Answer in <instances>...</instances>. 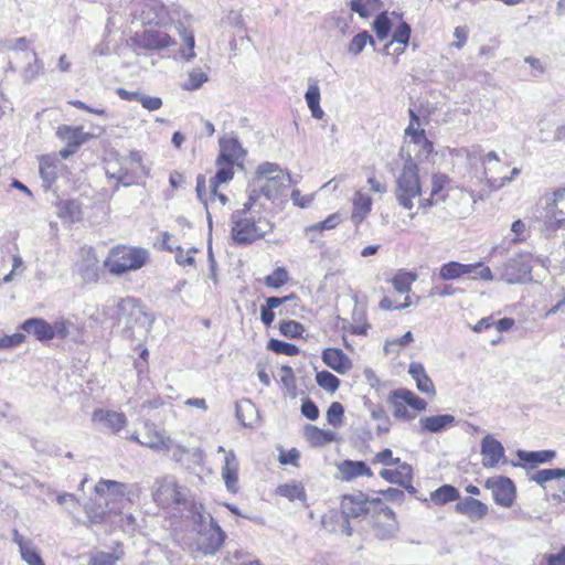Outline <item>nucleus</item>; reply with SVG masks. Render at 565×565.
<instances>
[{"instance_id": "e433bc0d", "label": "nucleus", "mask_w": 565, "mask_h": 565, "mask_svg": "<svg viewBox=\"0 0 565 565\" xmlns=\"http://www.w3.org/2000/svg\"><path fill=\"white\" fill-rule=\"evenodd\" d=\"M476 266L469 264H461L458 262H448L439 269V277L443 280H454L466 275L472 274Z\"/></svg>"}, {"instance_id": "2f4dec72", "label": "nucleus", "mask_w": 565, "mask_h": 565, "mask_svg": "<svg viewBox=\"0 0 565 565\" xmlns=\"http://www.w3.org/2000/svg\"><path fill=\"white\" fill-rule=\"evenodd\" d=\"M353 210L351 214V220L354 224H360L366 217V215L371 212L372 209V199L369 194L362 192L361 190L356 191L353 200Z\"/></svg>"}, {"instance_id": "58836bf2", "label": "nucleus", "mask_w": 565, "mask_h": 565, "mask_svg": "<svg viewBox=\"0 0 565 565\" xmlns=\"http://www.w3.org/2000/svg\"><path fill=\"white\" fill-rule=\"evenodd\" d=\"M307 439L315 446H324L337 439L338 434L330 429H321L317 426L308 425L305 429Z\"/></svg>"}, {"instance_id": "f8f14e48", "label": "nucleus", "mask_w": 565, "mask_h": 565, "mask_svg": "<svg viewBox=\"0 0 565 565\" xmlns=\"http://www.w3.org/2000/svg\"><path fill=\"white\" fill-rule=\"evenodd\" d=\"M122 164H137L140 166V151H130L128 156H120L118 152H110L105 160V172L110 179H115L124 186H129L131 179L129 174H121Z\"/></svg>"}, {"instance_id": "423d86ee", "label": "nucleus", "mask_w": 565, "mask_h": 565, "mask_svg": "<svg viewBox=\"0 0 565 565\" xmlns=\"http://www.w3.org/2000/svg\"><path fill=\"white\" fill-rule=\"evenodd\" d=\"M422 194L423 189L418 174V166L412 157H408L396 177L394 190L395 200L403 209L412 210L415 206L416 199H419Z\"/></svg>"}, {"instance_id": "f03ea898", "label": "nucleus", "mask_w": 565, "mask_h": 565, "mask_svg": "<svg viewBox=\"0 0 565 565\" xmlns=\"http://www.w3.org/2000/svg\"><path fill=\"white\" fill-rule=\"evenodd\" d=\"M119 320L125 324L122 334L126 339L141 342L147 338L154 322V316L147 311L139 299L126 297L118 301Z\"/></svg>"}, {"instance_id": "8fccbe9b", "label": "nucleus", "mask_w": 565, "mask_h": 565, "mask_svg": "<svg viewBox=\"0 0 565 565\" xmlns=\"http://www.w3.org/2000/svg\"><path fill=\"white\" fill-rule=\"evenodd\" d=\"M177 30L178 32L180 33L184 44H185V49H182L180 51L181 53V56L185 60V61H191L192 58L195 57V53H194V44H195V41H194V35H193V32L191 31H188L183 24H179L177 26Z\"/></svg>"}, {"instance_id": "c85d7f7f", "label": "nucleus", "mask_w": 565, "mask_h": 565, "mask_svg": "<svg viewBox=\"0 0 565 565\" xmlns=\"http://www.w3.org/2000/svg\"><path fill=\"white\" fill-rule=\"evenodd\" d=\"M395 466V469H383L380 476L384 480L398 486H407V483L412 482L413 469L411 465L399 462Z\"/></svg>"}, {"instance_id": "c03bdc74", "label": "nucleus", "mask_w": 565, "mask_h": 565, "mask_svg": "<svg viewBox=\"0 0 565 565\" xmlns=\"http://www.w3.org/2000/svg\"><path fill=\"white\" fill-rule=\"evenodd\" d=\"M516 456L520 460L529 463H546L550 462L554 457L555 452L553 450H539V451H527V450H518Z\"/></svg>"}, {"instance_id": "338daca9", "label": "nucleus", "mask_w": 565, "mask_h": 565, "mask_svg": "<svg viewBox=\"0 0 565 565\" xmlns=\"http://www.w3.org/2000/svg\"><path fill=\"white\" fill-rule=\"evenodd\" d=\"M388 399L393 405V415L395 418L402 420H412L415 418V414L411 413L405 404H403L398 398H392V392L390 393Z\"/></svg>"}, {"instance_id": "0eeeda50", "label": "nucleus", "mask_w": 565, "mask_h": 565, "mask_svg": "<svg viewBox=\"0 0 565 565\" xmlns=\"http://www.w3.org/2000/svg\"><path fill=\"white\" fill-rule=\"evenodd\" d=\"M186 492L173 476H166L157 480L153 499L163 509H174L186 516L190 515L191 504L195 503L186 499Z\"/></svg>"}, {"instance_id": "2eb2a0df", "label": "nucleus", "mask_w": 565, "mask_h": 565, "mask_svg": "<svg viewBox=\"0 0 565 565\" xmlns=\"http://www.w3.org/2000/svg\"><path fill=\"white\" fill-rule=\"evenodd\" d=\"M135 42L141 49L158 51L175 44L167 32L160 30H146L142 33H137Z\"/></svg>"}, {"instance_id": "f3484780", "label": "nucleus", "mask_w": 565, "mask_h": 565, "mask_svg": "<svg viewBox=\"0 0 565 565\" xmlns=\"http://www.w3.org/2000/svg\"><path fill=\"white\" fill-rule=\"evenodd\" d=\"M140 20L145 24L167 25L172 22L169 10L160 0H147L141 10Z\"/></svg>"}, {"instance_id": "f257e3e1", "label": "nucleus", "mask_w": 565, "mask_h": 565, "mask_svg": "<svg viewBox=\"0 0 565 565\" xmlns=\"http://www.w3.org/2000/svg\"><path fill=\"white\" fill-rule=\"evenodd\" d=\"M256 201V192L248 194L243 209L234 211L231 215V234L237 245H249L273 231L274 225L269 220L264 216L255 218L250 215V209Z\"/></svg>"}, {"instance_id": "79ce46f5", "label": "nucleus", "mask_w": 565, "mask_h": 565, "mask_svg": "<svg viewBox=\"0 0 565 565\" xmlns=\"http://www.w3.org/2000/svg\"><path fill=\"white\" fill-rule=\"evenodd\" d=\"M276 492L277 494L287 498L289 501L298 500L302 504H306L307 494L300 482L292 481L290 483L280 484Z\"/></svg>"}, {"instance_id": "ea45409f", "label": "nucleus", "mask_w": 565, "mask_h": 565, "mask_svg": "<svg viewBox=\"0 0 565 565\" xmlns=\"http://www.w3.org/2000/svg\"><path fill=\"white\" fill-rule=\"evenodd\" d=\"M305 99L311 116L316 119H321L324 116V111L320 107V88L316 81L309 82Z\"/></svg>"}, {"instance_id": "603ef678", "label": "nucleus", "mask_w": 565, "mask_h": 565, "mask_svg": "<svg viewBox=\"0 0 565 565\" xmlns=\"http://www.w3.org/2000/svg\"><path fill=\"white\" fill-rule=\"evenodd\" d=\"M317 384L329 393H334L340 386V380L329 371H320L316 374Z\"/></svg>"}, {"instance_id": "a211bd4d", "label": "nucleus", "mask_w": 565, "mask_h": 565, "mask_svg": "<svg viewBox=\"0 0 565 565\" xmlns=\"http://www.w3.org/2000/svg\"><path fill=\"white\" fill-rule=\"evenodd\" d=\"M92 420L109 429L111 433L120 431L128 423L124 413L104 408L95 409L92 415Z\"/></svg>"}, {"instance_id": "20e7f679", "label": "nucleus", "mask_w": 565, "mask_h": 565, "mask_svg": "<svg viewBox=\"0 0 565 565\" xmlns=\"http://www.w3.org/2000/svg\"><path fill=\"white\" fill-rule=\"evenodd\" d=\"M96 501L92 507H86V513L92 523H100L106 515L115 512V505L122 500H130L128 484L100 479L95 486Z\"/></svg>"}, {"instance_id": "dca6fc26", "label": "nucleus", "mask_w": 565, "mask_h": 565, "mask_svg": "<svg viewBox=\"0 0 565 565\" xmlns=\"http://www.w3.org/2000/svg\"><path fill=\"white\" fill-rule=\"evenodd\" d=\"M195 192L198 199L205 206L209 223H211L210 209H214L216 203H218L220 206H224L228 202V198L224 193L218 192V189L216 190V194L211 193L210 188L206 184L205 175L203 174H199L196 178Z\"/></svg>"}, {"instance_id": "e2e57ef3", "label": "nucleus", "mask_w": 565, "mask_h": 565, "mask_svg": "<svg viewBox=\"0 0 565 565\" xmlns=\"http://www.w3.org/2000/svg\"><path fill=\"white\" fill-rule=\"evenodd\" d=\"M373 29L379 40H384L388 36L392 24L386 13H381L373 22Z\"/></svg>"}, {"instance_id": "c756f323", "label": "nucleus", "mask_w": 565, "mask_h": 565, "mask_svg": "<svg viewBox=\"0 0 565 565\" xmlns=\"http://www.w3.org/2000/svg\"><path fill=\"white\" fill-rule=\"evenodd\" d=\"M56 135L66 145L73 146L77 149L90 137L88 132L84 131L83 127H72L67 125L60 126Z\"/></svg>"}, {"instance_id": "bb28decb", "label": "nucleus", "mask_w": 565, "mask_h": 565, "mask_svg": "<svg viewBox=\"0 0 565 565\" xmlns=\"http://www.w3.org/2000/svg\"><path fill=\"white\" fill-rule=\"evenodd\" d=\"M13 542L18 544L21 557L28 565H44L33 542L23 537L17 530L13 531Z\"/></svg>"}, {"instance_id": "5701e85b", "label": "nucleus", "mask_w": 565, "mask_h": 565, "mask_svg": "<svg viewBox=\"0 0 565 565\" xmlns=\"http://www.w3.org/2000/svg\"><path fill=\"white\" fill-rule=\"evenodd\" d=\"M245 153V150L235 137H223L220 139L218 160L241 166V161L244 159Z\"/></svg>"}, {"instance_id": "37998d69", "label": "nucleus", "mask_w": 565, "mask_h": 565, "mask_svg": "<svg viewBox=\"0 0 565 565\" xmlns=\"http://www.w3.org/2000/svg\"><path fill=\"white\" fill-rule=\"evenodd\" d=\"M451 180L444 173H434L431 175L430 196L437 198L440 202L447 199V192L450 189Z\"/></svg>"}, {"instance_id": "4d7b16f0", "label": "nucleus", "mask_w": 565, "mask_h": 565, "mask_svg": "<svg viewBox=\"0 0 565 565\" xmlns=\"http://www.w3.org/2000/svg\"><path fill=\"white\" fill-rule=\"evenodd\" d=\"M207 79V75L201 68H194L189 73L188 79L182 84V88L185 90L199 89Z\"/></svg>"}, {"instance_id": "f704fd0d", "label": "nucleus", "mask_w": 565, "mask_h": 565, "mask_svg": "<svg viewBox=\"0 0 565 565\" xmlns=\"http://www.w3.org/2000/svg\"><path fill=\"white\" fill-rule=\"evenodd\" d=\"M236 417L242 426L254 427L258 423V411L249 399L236 403Z\"/></svg>"}, {"instance_id": "4be33fe9", "label": "nucleus", "mask_w": 565, "mask_h": 565, "mask_svg": "<svg viewBox=\"0 0 565 565\" xmlns=\"http://www.w3.org/2000/svg\"><path fill=\"white\" fill-rule=\"evenodd\" d=\"M323 363L339 374H344L352 367L351 359L338 348H327L322 351Z\"/></svg>"}, {"instance_id": "a18cd8bd", "label": "nucleus", "mask_w": 565, "mask_h": 565, "mask_svg": "<svg viewBox=\"0 0 565 565\" xmlns=\"http://www.w3.org/2000/svg\"><path fill=\"white\" fill-rule=\"evenodd\" d=\"M411 32L412 30L409 24L406 22H401V24L393 32L392 41L388 42L384 47L385 54L391 53V47L394 44L407 46L411 38Z\"/></svg>"}, {"instance_id": "4c0bfd02", "label": "nucleus", "mask_w": 565, "mask_h": 565, "mask_svg": "<svg viewBox=\"0 0 565 565\" xmlns=\"http://www.w3.org/2000/svg\"><path fill=\"white\" fill-rule=\"evenodd\" d=\"M295 298H296V296L294 294L285 296V297H268L266 299V305L262 306V308H260L262 322L266 327H270L275 319L274 309L280 307L281 305H284L287 301H290Z\"/></svg>"}, {"instance_id": "6e6552de", "label": "nucleus", "mask_w": 565, "mask_h": 565, "mask_svg": "<svg viewBox=\"0 0 565 565\" xmlns=\"http://www.w3.org/2000/svg\"><path fill=\"white\" fill-rule=\"evenodd\" d=\"M149 260V253L141 247L116 246L105 260L107 269L115 275H124L127 271L138 270Z\"/></svg>"}, {"instance_id": "6ab92c4d", "label": "nucleus", "mask_w": 565, "mask_h": 565, "mask_svg": "<svg viewBox=\"0 0 565 565\" xmlns=\"http://www.w3.org/2000/svg\"><path fill=\"white\" fill-rule=\"evenodd\" d=\"M482 465L484 468H493L504 457L502 444L491 435L483 437L481 441Z\"/></svg>"}, {"instance_id": "49530a36", "label": "nucleus", "mask_w": 565, "mask_h": 565, "mask_svg": "<svg viewBox=\"0 0 565 565\" xmlns=\"http://www.w3.org/2000/svg\"><path fill=\"white\" fill-rule=\"evenodd\" d=\"M459 491L450 484H445L433 491L430 499L435 504H446L459 499Z\"/></svg>"}, {"instance_id": "9b49d317", "label": "nucleus", "mask_w": 565, "mask_h": 565, "mask_svg": "<svg viewBox=\"0 0 565 565\" xmlns=\"http://www.w3.org/2000/svg\"><path fill=\"white\" fill-rule=\"evenodd\" d=\"M563 227H565V188H559L553 191L546 202L542 233L550 236Z\"/></svg>"}, {"instance_id": "3c124183", "label": "nucleus", "mask_w": 565, "mask_h": 565, "mask_svg": "<svg viewBox=\"0 0 565 565\" xmlns=\"http://www.w3.org/2000/svg\"><path fill=\"white\" fill-rule=\"evenodd\" d=\"M125 174H129L128 178L131 179V181L129 182V185L137 183L140 175L148 177L150 174V169L143 164V157H142L141 152H140V166L122 164L120 175L124 177Z\"/></svg>"}, {"instance_id": "0e129e2a", "label": "nucleus", "mask_w": 565, "mask_h": 565, "mask_svg": "<svg viewBox=\"0 0 565 565\" xmlns=\"http://www.w3.org/2000/svg\"><path fill=\"white\" fill-rule=\"evenodd\" d=\"M279 331L284 337L295 339L301 337L305 328L295 320H282L279 326Z\"/></svg>"}, {"instance_id": "a19ab883", "label": "nucleus", "mask_w": 565, "mask_h": 565, "mask_svg": "<svg viewBox=\"0 0 565 565\" xmlns=\"http://www.w3.org/2000/svg\"><path fill=\"white\" fill-rule=\"evenodd\" d=\"M392 398H398L406 406L412 407L414 411H425L427 403L417 396L414 392L406 388H397L392 391Z\"/></svg>"}, {"instance_id": "1a4fd4ad", "label": "nucleus", "mask_w": 565, "mask_h": 565, "mask_svg": "<svg viewBox=\"0 0 565 565\" xmlns=\"http://www.w3.org/2000/svg\"><path fill=\"white\" fill-rule=\"evenodd\" d=\"M369 508L370 502L362 493L344 495L341 501V512L330 511L328 514H324L322 518V525L326 530L335 532L338 529L335 526H330L329 524L333 519L342 520V533L350 536L352 534V527L349 523V519L366 514L369 512Z\"/></svg>"}, {"instance_id": "412c9836", "label": "nucleus", "mask_w": 565, "mask_h": 565, "mask_svg": "<svg viewBox=\"0 0 565 565\" xmlns=\"http://www.w3.org/2000/svg\"><path fill=\"white\" fill-rule=\"evenodd\" d=\"M238 469L239 463L235 452L233 450H228L224 458L221 475L226 489L232 493H236L238 491Z\"/></svg>"}, {"instance_id": "72a5a7b5", "label": "nucleus", "mask_w": 565, "mask_h": 565, "mask_svg": "<svg viewBox=\"0 0 565 565\" xmlns=\"http://www.w3.org/2000/svg\"><path fill=\"white\" fill-rule=\"evenodd\" d=\"M234 166H236V163L216 159L217 171L209 182V188L212 194H216V190L221 183H226L233 179Z\"/></svg>"}, {"instance_id": "6e6d98bb", "label": "nucleus", "mask_w": 565, "mask_h": 565, "mask_svg": "<svg viewBox=\"0 0 565 565\" xmlns=\"http://www.w3.org/2000/svg\"><path fill=\"white\" fill-rule=\"evenodd\" d=\"M411 121L408 127L405 129L406 136L411 137L415 143H420L424 139V129L420 128L419 117L413 109H409Z\"/></svg>"}, {"instance_id": "473e14b6", "label": "nucleus", "mask_w": 565, "mask_h": 565, "mask_svg": "<svg viewBox=\"0 0 565 565\" xmlns=\"http://www.w3.org/2000/svg\"><path fill=\"white\" fill-rule=\"evenodd\" d=\"M234 166H236V163L216 159L217 171L209 182V188L212 194H216V190L221 183H226L233 179Z\"/></svg>"}, {"instance_id": "a878e982", "label": "nucleus", "mask_w": 565, "mask_h": 565, "mask_svg": "<svg viewBox=\"0 0 565 565\" xmlns=\"http://www.w3.org/2000/svg\"><path fill=\"white\" fill-rule=\"evenodd\" d=\"M456 510L472 521H479L487 515L488 505L478 499L467 497L457 503Z\"/></svg>"}, {"instance_id": "7ed1b4c3", "label": "nucleus", "mask_w": 565, "mask_h": 565, "mask_svg": "<svg viewBox=\"0 0 565 565\" xmlns=\"http://www.w3.org/2000/svg\"><path fill=\"white\" fill-rule=\"evenodd\" d=\"M291 179L282 168L274 162H263L257 167L249 194L256 192L257 199L264 195L269 201H279L286 196Z\"/></svg>"}, {"instance_id": "aec40b11", "label": "nucleus", "mask_w": 565, "mask_h": 565, "mask_svg": "<svg viewBox=\"0 0 565 565\" xmlns=\"http://www.w3.org/2000/svg\"><path fill=\"white\" fill-rule=\"evenodd\" d=\"M145 429L142 440H140L141 446L156 451H170L172 448V439L169 436H166L163 431H159L152 425L147 424Z\"/></svg>"}, {"instance_id": "cd10ccee", "label": "nucleus", "mask_w": 565, "mask_h": 565, "mask_svg": "<svg viewBox=\"0 0 565 565\" xmlns=\"http://www.w3.org/2000/svg\"><path fill=\"white\" fill-rule=\"evenodd\" d=\"M456 423L455 416L450 414H443V415H434V416H427L422 417L419 419V425L422 427V430L428 431V433H440L444 431L451 426H454Z\"/></svg>"}, {"instance_id": "864d4df0", "label": "nucleus", "mask_w": 565, "mask_h": 565, "mask_svg": "<svg viewBox=\"0 0 565 565\" xmlns=\"http://www.w3.org/2000/svg\"><path fill=\"white\" fill-rule=\"evenodd\" d=\"M379 0H351V10L361 18H369L377 9Z\"/></svg>"}, {"instance_id": "b1692460", "label": "nucleus", "mask_w": 565, "mask_h": 565, "mask_svg": "<svg viewBox=\"0 0 565 565\" xmlns=\"http://www.w3.org/2000/svg\"><path fill=\"white\" fill-rule=\"evenodd\" d=\"M39 168L44 188L50 189L64 169V164L55 156H44L40 159Z\"/></svg>"}, {"instance_id": "ddd939ff", "label": "nucleus", "mask_w": 565, "mask_h": 565, "mask_svg": "<svg viewBox=\"0 0 565 565\" xmlns=\"http://www.w3.org/2000/svg\"><path fill=\"white\" fill-rule=\"evenodd\" d=\"M484 488L490 490L492 498L498 505L510 508L514 503L516 488L514 482L504 476L488 478Z\"/></svg>"}, {"instance_id": "7c9ffc66", "label": "nucleus", "mask_w": 565, "mask_h": 565, "mask_svg": "<svg viewBox=\"0 0 565 565\" xmlns=\"http://www.w3.org/2000/svg\"><path fill=\"white\" fill-rule=\"evenodd\" d=\"M21 329L29 334H32L39 341L52 340L51 323L41 318L26 319Z\"/></svg>"}, {"instance_id": "680f3d73", "label": "nucleus", "mask_w": 565, "mask_h": 565, "mask_svg": "<svg viewBox=\"0 0 565 565\" xmlns=\"http://www.w3.org/2000/svg\"><path fill=\"white\" fill-rule=\"evenodd\" d=\"M73 322L68 319L58 318L53 323H51V332L52 339H66L71 333V328L73 327Z\"/></svg>"}, {"instance_id": "bf43d9fd", "label": "nucleus", "mask_w": 565, "mask_h": 565, "mask_svg": "<svg viewBox=\"0 0 565 565\" xmlns=\"http://www.w3.org/2000/svg\"><path fill=\"white\" fill-rule=\"evenodd\" d=\"M267 348L277 354H284L287 356H295L299 353V349L295 344L277 339H270Z\"/></svg>"}, {"instance_id": "09e8293b", "label": "nucleus", "mask_w": 565, "mask_h": 565, "mask_svg": "<svg viewBox=\"0 0 565 565\" xmlns=\"http://www.w3.org/2000/svg\"><path fill=\"white\" fill-rule=\"evenodd\" d=\"M58 207V217L63 220H67L70 222H75L79 218L81 207L79 204L74 200H65L61 201L57 205Z\"/></svg>"}, {"instance_id": "9d476101", "label": "nucleus", "mask_w": 565, "mask_h": 565, "mask_svg": "<svg viewBox=\"0 0 565 565\" xmlns=\"http://www.w3.org/2000/svg\"><path fill=\"white\" fill-rule=\"evenodd\" d=\"M541 263L531 253H519L511 257L502 267L501 279L507 284H524L532 280V264Z\"/></svg>"}, {"instance_id": "4468645a", "label": "nucleus", "mask_w": 565, "mask_h": 565, "mask_svg": "<svg viewBox=\"0 0 565 565\" xmlns=\"http://www.w3.org/2000/svg\"><path fill=\"white\" fill-rule=\"evenodd\" d=\"M482 167L483 177L491 190H499L512 182V178L501 175L508 167L500 161L495 151H490L482 158Z\"/></svg>"}, {"instance_id": "5fc2aeb1", "label": "nucleus", "mask_w": 565, "mask_h": 565, "mask_svg": "<svg viewBox=\"0 0 565 565\" xmlns=\"http://www.w3.org/2000/svg\"><path fill=\"white\" fill-rule=\"evenodd\" d=\"M366 43H370L371 45L375 44L370 33L367 31H363L353 36V39L349 43L348 51L352 55H358L364 50Z\"/></svg>"}, {"instance_id": "39448f33", "label": "nucleus", "mask_w": 565, "mask_h": 565, "mask_svg": "<svg viewBox=\"0 0 565 565\" xmlns=\"http://www.w3.org/2000/svg\"><path fill=\"white\" fill-rule=\"evenodd\" d=\"M196 531V548L204 555H213L222 546L225 534L220 525L214 521L212 515L207 513L201 503H192L190 515Z\"/></svg>"}, {"instance_id": "13d9d810", "label": "nucleus", "mask_w": 565, "mask_h": 565, "mask_svg": "<svg viewBox=\"0 0 565 565\" xmlns=\"http://www.w3.org/2000/svg\"><path fill=\"white\" fill-rule=\"evenodd\" d=\"M565 478V469L561 468H552V469H542L539 470L536 473L531 476V480L535 481L536 483L543 486L547 481L558 479V478Z\"/></svg>"}, {"instance_id": "393cba45", "label": "nucleus", "mask_w": 565, "mask_h": 565, "mask_svg": "<svg viewBox=\"0 0 565 565\" xmlns=\"http://www.w3.org/2000/svg\"><path fill=\"white\" fill-rule=\"evenodd\" d=\"M170 451H172V459L175 462L188 468L192 466H200L204 459L203 451L200 448L190 450L182 445L174 444L173 441Z\"/></svg>"}, {"instance_id": "052dcab7", "label": "nucleus", "mask_w": 565, "mask_h": 565, "mask_svg": "<svg viewBox=\"0 0 565 565\" xmlns=\"http://www.w3.org/2000/svg\"><path fill=\"white\" fill-rule=\"evenodd\" d=\"M344 417V407L339 402H333L327 411V422L329 425L338 428L342 426Z\"/></svg>"}, {"instance_id": "774afa93", "label": "nucleus", "mask_w": 565, "mask_h": 565, "mask_svg": "<svg viewBox=\"0 0 565 565\" xmlns=\"http://www.w3.org/2000/svg\"><path fill=\"white\" fill-rule=\"evenodd\" d=\"M32 57L33 62H30L28 66L23 70V78L26 82L34 81L43 71V64L38 58L35 52H32Z\"/></svg>"}, {"instance_id": "c9c22d12", "label": "nucleus", "mask_w": 565, "mask_h": 565, "mask_svg": "<svg viewBox=\"0 0 565 565\" xmlns=\"http://www.w3.org/2000/svg\"><path fill=\"white\" fill-rule=\"evenodd\" d=\"M339 470L342 475V478L347 481L362 476H373L372 470L364 461L344 460L339 466Z\"/></svg>"}, {"instance_id": "69168bd1", "label": "nucleus", "mask_w": 565, "mask_h": 565, "mask_svg": "<svg viewBox=\"0 0 565 565\" xmlns=\"http://www.w3.org/2000/svg\"><path fill=\"white\" fill-rule=\"evenodd\" d=\"M288 280V273L284 267H277L270 275L265 277V285L270 288H280Z\"/></svg>"}, {"instance_id": "de8ad7c7", "label": "nucleus", "mask_w": 565, "mask_h": 565, "mask_svg": "<svg viewBox=\"0 0 565 565\" xmlns=\"http://www.w3.org/2000/svg\"><path fill=\"white\" fill-rule=\"evenodd\" d=\"M417 279V275L411 271H398L392 278L394 289L399 294H408L412 284Z\"/></svg>"}]
</instances>
